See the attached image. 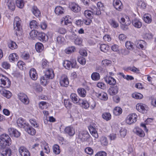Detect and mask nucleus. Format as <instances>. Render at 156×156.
<instances>
[{
	"label": "nucleus",
	"instance_id": "1",
	"mask_svg": "<svg viewBox=\"0 0 156 156\" xmlns=\"http://www.w3.org/2000/svg\"><path fill=\"white\" fill-rule=\"evenodd\" d=\"M11 140L9 136L3 134L0 136V146L2 148H5L11 144Z\"/></svg>",
	"mask_w": 156,
	"mask_h": 156
},
{
	"label": "nucleus",
	"instance_id": "2",
	"mask_svg": "<svg viewBox=\"0 0 156 156\" xmlns=\"http://www.w3.org/2000/svg\"><path fill=\"white\" fill-rule=\"evenodd\" d=\"M21 23V21L19 17H16L15 18L13 23L14 28L17 36L21 33L22 30Z\"/></svg>",
	"mask_w": 156,
	"mask_h": 156
},
{
	"label": "nucleus",
	"instance_id": "3",
	"mask_svg": "<svg viewBox=\"0 0 156 156\" xmlns=\"http://www.w3.org/2000/svg\"><path fill=\"white\" fill-rule=\"evenodd\" d=\"M11 84L9 79L7 77L0 74V87H9Z\"/></svg>",
	"mask_w": 156,
	"mask_h": 156
},
{
	"label": "nucleus",
	"instance_id": "4",
	"mask_svg": "<svg viewBox=\"0 0 156 156\" xmlns=\"http://www.w3.org/2000/svg\"><path fill=\"white\" fill-rule=\"evenodd\" d=\"M78 138L82 142L88 141L90 139V136L86 131H82L79 132Z\"/></svg>",
	"mask_w": 156,
	"mask_h": 156
},
{
	"label": "nucleus",
	"instance_id": "5",
	"mask_svg": "<svg viewBox=\"0 0 156 156\" xmlns=\"http://www.w3.org/2000/svg\"><path fill=\"white\" fill-rule=\"evenodd\" d=\"M97 126L94 123H92L89 126L88 128L89 131L93 136L96 138L98 137V135L97 133Z\"/></svg>",
	"mask_w": 156,
	"mask_h": 156
},
{
	"label": "nucleus",
	"instance_id": "6",
	"mask_svg": "<svg viewBox=\"0 0 156 156\" xmlns=\"http://www.w3.org/2000/svg\"><path fill=\"white\" fill-rule=\"evenodd\" d=\"M136 109L139 112L143 113H146L148 108L146 105L142 103H139L136 105Z\"/></svg>",
	"mask_w": 156,
	"mask_h": 156
},
{
	"label": "nucleus",
	"instance_id": "7",
	"mask_svg": "<svg viewBox=\"0 0 156 156\" xmlns=\"http://www.w3.org/2000/svg\"><path fill=\"white\" fill-rule=\"evenodd\" d=\"M137 115L136 114L133 113L129 115L127 117L126 120V123L129 124H131L135 122L137 120Z\"/></svg>",
	"mask_w": 156,
	"mask_h": 156
},
{
	"label": "nucleus",
	"instance_id": "8",
	"mask_svg": "<svg viewBox=\"0 0 156 156\" xmlns=\"http://www.w3.org/2000/svg\"><path fill=\"white\" fill-rule=\"evenodd\" d=\"M18 98L20 101L25 105H27L29 103V100L27 96L25 94L20 93L18 95Z\"/></svg>",
	"mask_w": 156,
	"mask_h": 156
},
{
	"label": "nucleus",
	"instance_id": "9",
	"mask_svg": "<svg viewBox=\"0 0 156 156\" xmlns=\"http://www.w3.org/2000/svg\"><path fill=\"white\" fill-rule=\"evenodd\" d=\"M59 83L60 85L62 87H67L69 84L68 79L65 75H62L60 78Z\"/></svg>",
	"mask_w": 156,
	"mask_h": 156
},
{
	"label": "nucleus",
	"instance_id": "10",
	"mask_svg": "<svg viewBox=\"0 0 156 156\" xmlns=\"http://www.w3.org/2000/svg\"><path fill=\"white\" fill-rule=\"evenodd\" d=\"M120 23L122 24L121 28L125 30L128 29V26L130 25L131 22L130 20H127L125 22V19L123 18H121Z\"/></svg>",
	"mask_w": 156,
	"mask_h": 156
},
{
	"label": "nucleus",
	"instance_id": "11",
	"mask_svg": "<svg viewBox=\"0 0 156 156\" xmlns=\"http://www.w3.org/2000/svg\"><path fill=\"white\" fill-rule=\"evenodd\" d=\"M64 133H67L69 136H73L75 133V129L71 126H67L65 128L64 130L62 131Z\"/></svg>",
	"mask_w": 156,
	"mask_h": 156
},
{
	"label": "nucleus",
	"instance_id": "12",
	"mask_svg": "<svg viewBox=\"0 0 156 156\" xmlns=\"http://www.w3.org/2000/svg\"><path fill=\"white\" fill-rule=\"evenodd\" d=\"M113 5L116 10L119 11H120L123 8V5L119 0H114Z\"/></svg>",
	"mask_w": 156,
	"mask_h": 156
},
{
	"label": "nucleus",
	"instance_id": "13",
	"mask_svg": "<svg viewBox=\"0 0 156 156\" xmlns=\"http://www.w3.org/2000/svg\"><path fill=\"white\" fill-rule=\"evenodd\" d=\"M37 39L41 42H45L48 41V36L44 32H39L37 34Z\"/></svg>",
	"mask_w": 156,
	"mask_h": 156
},
{
	"label": "nucleus",
	"instance_id": "14",
	"mask_svg": "<svg viewBox=\"0 0 156 156\" xmlns=\"http://www.w3.org/2000/svg\"><path fill=\"white\" fill-rule=\"evenodd\" d=\"M21 156H30V154L28 150L25 147H21L19 149Z\"/></svg>",
	"mask_w": 156,
	"mask_h": 156
},
{
	"label": "nucleus",
	"instance_id": "15",
	"mask_svg": "<svg viewBox=\"0 0 156 156\" xmlns=\"http://www.w3.org/2000/svg\"><path fill=\"white\" fill-rule=\"evenodd\" d=\"M8 131L9 135L16 137H19L20 135V133L16 129L12 128H9Z\"/></svg>",
	"mask_w": 156,
	"mask_h": 156
},
{
	"label": "nucleus",
	"instance_id": "16",
	"mask_svg": "<svg viewBox=\"0 0 156 156\" xmlns=\"http://www.w3.org/2000/svg\"><path fill=\"white\" fill-rule=\"evenodd\" d=\"M16 123L18 126L20 128H25L28 124L26 123L23 119L20 118L16 121Z\"/></svg>",
	"mask_w": 156,
	"mask_h": 156
},
{
	"label": "nucleus",
	"instance_id": "17",
	"mask_svg": "<svg viewBox=\"0 0 156 156\" xmlns=\"http://www.w3.org/2000/svg\"><path fill=\"white\" fill-rule=\"evenodd\" d=\"M0 152L3 156H11L12 154L11 150L9 148H2L0 149Z\"/></svg>",
	"mask_w": 156,
	"mask_h": 156
},
{
	"label": "nucleus",
	"instance_id": "18",
	"mask_svg": "<svg viewBox=\"0 0 156 156\" xmlns=\"http://www.w3.org/2000/svg\"><path fill=\"white\" fill-rule=\"evenodd\" d=\"M119 88L117 86L111 87L108 90V94L111 95L116 94L118 92Z\"/></svg>",
	"mask_w": 156,
	"mask_h": 156
},
{
	"label": "nucleus",
	"instance_id": "19",
	"mask_svg": "<svg viewBox=\"0 0 156 156\" xmlns=\"http://www.w3.org/2000/svg\"><path fill=\"white\" fill-rule=\"evenodd\" d=\"M105 81L109 85H114L116 83V81L115 79L110 76H107L105 78Z\"/></svg>",
	"mask_w": 156,
	"mask_h": 156
},
{
	"label": "nucleus",
	"instance_id": "20",
	"mask_svg": "<svg viewBox=\"0 0 156 156\" xmlns=\"http://www.w3.org/2000/svg\"><path fill=\"white\" fill-rule=\"evenodd\" d=\"M30 76L33 80H35L37 78V75L36 70L34 68H32L29 72Z\"/></svg>",
	"mask_w": 156,
	"mask_h": 156
},
{
	"label": "nucleus",
	"instance_id": "21",
	"mask_svg": "<svg viewBox=\"0 0 156 156\" xmlns=\"http://www.w3.org/2000/svg\"><path fill=\"white\" fill-rule=\"evenodd\" d=\"M44 76L49 79H52L54 76L53 71L51 69H49L45 72Z\"/></svg>",
	"mask_w": 156,
	"mask_h": 156
},
{
	"label": "nucleus",
	"instance_id": "22",
	"mask_svg": "<svg viewBox=\"0 0 156 156\" xmlns=\"http://www.w3.org/2000/svg\"><path fill=\"white\" fill-rule=\"evenodd\" d=\"M25 130L29 134L31 135H34L35 134L36 131L35 130L30 126L28 125L25 128Z\"/></svg>",
	"mask_w": 156,
	"mask_h": 156
},
{
	"label": "nucleus",
	"instance_id": "23",
	"mask_svg": "<svg viewBox=\"0 0 156 156\" xmlns=\"http://www.w3.org/2000/svg\"><path fill=\"white\" fill-rule=\"evenodd\" d=\"M4 2L7 5L9 9L12 10L15 9V6L12 0H4Z\"/></svg>",
	"mask_w": 156,
	"mask_h": 156
},
{
	"label": "nucleus",
	"instance_id": "24",
	"mask_svg": "<svg viewBox=\"0 0 156 156\" xmlns=\"http://www.w3.org/2000/svg\"><path fill=\"white\" fill-rule=\"evenodd\" d=\"M31 11L33 14L37 17H39L41 15L40 11L36 6H34L32 7Z\"/></svg>",
	"mask_w": 156,
	"mask_h": 156
},
{
	"label": "nucleus",
	"instance_id": "25",
	"mask_svg": "<svg viewBox=\"0 0 156 156\" xmlns=\"http://www.w3.org/2000/svg\"><path fill=\"white\" fill-rule=\"evenodd\" d=\"M81 8L78 5L75 3H73L72 4L71 9L75 12H78L81 10Z\"/></svg>",
	"mask_w": 156,
	"mask_h": 156
},
{
	"label": "nucleus",
	"instance_id": "26",
	"mask_svg": "<svg viewBox=\"0 0 156 156\" xmlns=\"http://www.w3.org/2000/svg\"><path fill=\"white\" fill-rule=\"evenodd\" d=\"M70 98L74 103L80 104L81 100L80 99H78V97L76 94H72L70 95Z\"/></svg>",
	"mask_w": 156,
	"mask_h": 156
},
{
	"label": "nucleus",
	"instance_id": "27",
	"mask_svg": "<svg viewBox=\"0 0 156 156\" xmlns=\"http://www.w3.org/2000/svg\"><path fill=\"white\" fill-rule=\"evenodd\" d=\"M132 23L135 27L138 28H140L142 25L141 22L139 20L136 19H134L132 20Z\"/></svg>",
	"mask_w": 156,
	"mask_h": 156
},
{
	"label": "nucleus",
	"instance_id": "28",
	"mask_svg": "<svg viewBox=\"0 0 156 156\" xmlns=\"http://www.w3.org/2000/svg\"><path fill=\"white\" fill-rule=\"evenodd\" d=\"M134 132L137 135L141 137H143L145 136V133L143 130L139 128H136L134 129Z\"/></svg>",
	"mask_w": 156,
	"mask_h": 156
},
{
	"label": "nucleus",
	"instance_id": "29",
	"mask_svg": "<svg viewBox=\"0 0 156 156\" xmlns=\"http://www.w3.org/2000/svg\"><path fill=\"white\" fill-rule=\"evenodd\" d=\"M73 37L74 38V43L76 44L79 45H81L83 41L81 37H78L75 34H73Z\"/></svg>",
	"mask_w": 156,
	"mask_h": 156
},
{
	"label": "nucleus",
	"instance_id": "30",
	"mask_svg": "<svg viewBox=\"0 0 156 156\" xmlns=\"http://www.w3.org/2000/svg\"><path fill=\"white\" fill-rule=\"evenodd\" d=\"M96 96L100 99L106 101L108 99L107 94L104 92L100 94L97 93Z\"/></svg>",
	"mask_w": 156,
	"mask_h": 156
},
{
	"label": "nucleus",
	"instance_id": "31",
	"mask_svg": "<svg viewBox=\"0 0 156 156\" xmlns=\"http://www.w3.org/2000/svg\"><path fill=\"white\" fill-rule=\"evenodd\" d=\"M64 8L60 6L56 7L55 9V12L56 14L58 15L62 14L64 13Z\"/></svg>",
	"mask_w": 156,
	"mask_h": 156
},
{
	"label": "nucleus",
	"instance_id": "32",
	"mask_svg": "<svg viewBox=\"0 0 156 156\" xmlns=\"http://www.w3.org/2000/svg\"><path fill=\"white\" fill-rule=\"evenodd\" d=\"M45 76H46L44 75L41 76L40 79L41 83L44 86H45L47 84L49 79Z\"/></svg>",
	"mask_w": 156,
	"mask_h": 156
},
{
	"label": "nucleus",
	"instance_id": "33",
	"mask_svg": "<svg viewBox=\"0 0 156 156\" xmlns=\"http://www.w3.org/2000/svg\"><path fill=\"white\" fill-rule=\"evenodd\" d=\"M35 49L37 52H41L43 50L44 46L42 44L40 43H37L35 45Z\"/></svg>",
	"mask_w": 156,
	"mask_h": 156
},
{
	"label": "nucleus",
	"instance_id": "34",
	"mask_svg": "<svg viewBox=\"0 0 156 156\" xmlns=\"http://www.w3.org/2000/svg\"><path fill=\"white\" fill-rule=\"evenodd\" d=\"M144 20L145 22L149 23L152 21L151 16L149 14H145L143 16Z\"/></svg>",
	"mask_w": 156,
	"mask_h": 156
},
{
	"label": "nucleus",
	"instance_id": "35",
	"mask_svg": "<svg viewBox=\"0 0 156 156\" xmlns=\"http://www.w3.org/2000/svg\"><path fill=\"white\" fill-rule=\"evenodd\" d=\"M77 92L79 96L84 97L86 95V91L83 88H79L77 90Z\"/></svg>",
	"mask_w": 156,
	"mask_h": 156
},
{
	"label": "nucleus",
	"instance_id": "36",
	"mask_svg": "<svg viewBox=\"0 0 156 156\" xmlns=\"http://www.w3.org/2000/svg\"><path fill=\"white\" fill-rule=\"evenodd\" d=\"M18 56L16 53H12L10 54L9 56V60L11 62L17 61L18 59Z\"/></svg>",
	"mask_w": 156,
	"mask_h": 156
},
{
	"label": "nucleus",
	"instance_id": "37",
	"mask_svg": "<svg viewBox=\"0 0 156 156\" xmlns=\"http://www.w3.org/2000/svg\"><path fill=\"white\" fill-rule=\"evenodd\" d=\"M30 26L31 29H37L40 27V25L38 24L36 21L33 20L30 23Z\"/></svg>",
	"mask_w": 156,
	"mask_h": 156
},
{
	"label": "nucleus",
	"instance_id": "38",
	"mask_svg": "<svg viewBox=\"0 0 156 156\" xmlns=\"http://www.w3.org/2000/svg\"><path fill=\"white\" fill-rule=\"evenodd\" d=\"M122 112V110L121 108L117 107L114 108L113 112L115 115H118L121 114Z\"/></svg>",
	"mask_w": 156,
	"mask_h": 156
},
{
	"label": "nucleus",
	"instance_id": "39",
	"mask_svg": "<svg viewBox=\"0 0 156 156\" xmlns=\"http://www.w3.org/2000/svg\"><path fill=\"white\" fill-rule=\"evenodd\" d=\"M59 147L57 144H55L53 147V153L56 154H58L60 152V150Z\"/></svg>",
	"mask_w": 156,
	"mask_h": 156
},
{
	"label": "nucleus",
	"instance_id": "40",
	"mask_svg": "<svg viewBox=\"0 0 156 156\" xmlns=\"http://www.w3.org/2000/svg\"><path fill=\"white\" fill-rule=\"evenodd\" d=\"M92 79L95 81H97L100 78L99 74L97 72H94L92 73L91 75Z\"/></svg>",
	"mask_w": 156,
	"mask_h": 156
},
{
	"label": "nucleus",
	"instance_id": "41",
	"mask_svg": "<svg viewBox=\"0 0 156 156\" xmlns=\"http://www.w3.org/2000/svg\"><path fill=\"white\" fill-rule=\"evenodd\" d=\"M76 48L74 46L69 47L65 50V52L67 54H70L76 51Z\"/></svg>",
	"mask_w": 156,
	"mask_h": 156
},
{
	"label": "nucleus",
	"instance_id": "42",
	"mask_svg": "<svg viewBox=\"0 0 156 156\" xmlns=\"http://www.w3.org/2000/svg\"><path fill=\"white\" fill-rule=\"evenodd\" d=\"M38 33V32L36 30H32L30 33V36L32 39H35L36 38H37Z\"/></svg>",
	"mask_w": 156,
	"mask_h": 156
},
{
	"label": "nucleus",
	"instance_id": "43",
	"mask_svg": "<svg viewBox=\"0 0 156 156\" xmlns=\"http://www.w3.org/2000/svg\"><path fill=\"white\" fill-rule=\"evenodd\" d=\"M101 50L104 52H106L109 49V47L107 44H103L100 45Z\"/></svg>",
	"mask_w": 156,
	"mask_h": 156
},
{
	"label": "nucleus",
	"instance_id": "44",
	"mask_svg": "<svg viewBox=\"0 0 156 156\" xmlns=\"http://www.w3.org/2000/svg\"><path fill=\"white\" fill-rule=\"evenodd\" d=\"M102 118L107 121L110 120L111 118V115L109 113L105 112L102 115Z\"/></svg>",
	"mask_w": 156,
	"mask_h": 156
},
{
	"label": "nucleus",
	"instance_id": "45",
	"mask_svg": "<svg viewBox=\"0 0 156 156\" xmlns=\"http://www.w3.org/2000/svg\"><path fill=\"white\" fill-rule=\"evenodd\" d=\"M8 46L12 50L17 48V45L15 42L12 41H11L9 42Z\"/></svg>",
	"mask_w": 156,
	"mask_h": 156
},
{
	"label": "nucleus",
	"instance_id": "46",
	"mask_svg": "<svg viewBox=\"0 0 156 156\" xmlns=\"http://www.w3.org/2000/svg\"><path fill=\"white\" fill-rule=\"evenodd\" d=\"M16 4L18 7L22 9L24 7V3L23 0H16Z\"/></svg>",
	"mask_w": 156,
	"mask_h": 156
},
{
	"label": "nucleus",
	"instance_id": "47",
	"mask_svg": "<svg viewBox=\"0 0 156 156\" xmlns=\"http://www.w3.org/2000/svg\"><path fill=\"white\" fill-rule=\"evenodd\" d=\"M110 24L114 28H117L119 26L118 23L113 19H111L109 21Z\"/></svg>",
	"mask_w": 156,
	"mask_h": 156
},
{
	"label": "nucleus",
	"instance_id": "48",
	"mask_svg": "<svg viewBox=\"0 0 156 156\" xmlns=\"http://www.w3.org/2000/svg\"><path fill=\"white\" fill-rule=\"evenodd\" d=\"M77 60L80 64L83 65H85L86 64V60L85 58L81 56L78 57Z\"/></svg>",
	"mask_w": 156,
	"mask_h": 156
},
{
	"label": "nucleus",
	"instance_id": "49",
	"mask_svg": "<svg viewBox=\"0 0 156 156\" xmlns=\"http://www.w3.org/2000/svg\"><path fill=\"white\" fill-rule=\"evenodd\" d=\"M101 145L103 146H107L108 144L107 139L105 137H102L100 139Z\"/></svg>",
	"mask_w": 156,
	"mask_h": 156
},
{
	"label": "nucleus",
	"instance_id": "50",
	"mask_svg": "<svg viewBox=\"0 0 156 156\" xmlns=\"http://www.w3.org/2000/svg\"><path fill=\"white\" fill-rule=\"evenodd\" d=\"M84 16L88 18H90L91 17H92V15H93V14L91 11V10H85L84 12Z\"/></svg>",
	"mask_w": 156,
	"mask_h": 156
},
{
	"label": "nucleus",
	"instance_id": "51",
	"mask_svg": "<svg viewBox=\"0 0 156 156\" xmlns=\"http://www.w3.org/2000/svg\"><path fill=\"white\" fill-rule=\"evenodd\" d=\"M132 97L136 99H141L143 97V95L139 93H134L132 94Z\"/></svg>",
	"mask_w": 156,
	"mask_h": 156
},
{
	"label": "nucleus",
	"instance_id": "52",
	"mask_svg": "<svg viewBox=\"0 0 156 156\" xmlns=\"http://www.w3.org/2000/svg\"><path fill=\"white\" fill-rule=\"evenodd\" d=\"M2 94L4 96L8 98H9L11 97L12 95V94L10 92L5 90L3 91Z\"/></svg>",
	"mask_w": 156,
	"mask_h": 156
},
{
	"label": "nucleus",
	"instance_id": "53",
	"mask_svg": "<svg viewBox=\"0 0 156 156\" xmlns=\"http://www.w3.org/2000/svg\"><path fill=\"white\" fill-rule=\"evenodd\" d=\"M39 106L40 108L42 109H46L48 107L47 103L44 101H41L40 103Z\"/></svg>",
	"mask_w": 156,
	"mask_h": 156
},
{
	"label": "nucleus",
	"instance_id": "54",
	"mask_svg": "<svg viewBox=\"0 0 156 156\" xmlns=\"http://www.w3.org/2000/svg\"><path fill=\"white\" fill-rule=\"evenodd\" d=\"M138 5L140 6L143 9H145L146 8V3L142 0H139Z\"/></svg>",
	"mask_w": 156,
	"mask_h": 156
},
{
	"label": "nucleus",
	"instance_id": "55",
	"mask_svg": "<svg viewBox=\"0 0 156 156\" xmlns=\"http://www.w3.org/2000/svg\"><path fill=\"white\" fill-rule=\"evenodd\" d=\"M63 66L66 69H69L71 66V62L70 61H65L63 63Z\"/></svg>",
	"mask_w": 156,
	"mask_h": 156
},
{
	"label": "nucleus",
	"instance_id": "56",
	"mask_svg": "<svg viewBox=\"0 0 156 156\" xmlns=\"http://www.w3.org/2000/svg\"><path fill=\"white\" fill-rule=\"evenodd\" d=\"M133 43L130 41H127L125 44L126 47L129 49H133Z\"/></svg>",
	"mask_w": 156,
	"mask_h": 156
},
{
	"label": "nucleus",
	"instance_id": "57",
	"mask_svg": "<svg viewBox=\"0 0 156 156\" xmlns=\"http://www.w3.org/2000/svg\"><path fill=\"white\" fill-rule=\"evenodd\" d=\"M70 62H71V66L72 68H76L78 67L75 59H71Z\"/></svg>",
	"mask_w": 156,
	"mask_h": 156
},
{
	"label": "nucleus",
	"instance_id": "58",
	"mask_svg": "<svg viewBox=\"0 0 156 156\" xmlns=\"http://www.w3.org/2000/svg\"><path fill=\"white\" fill-rule=\"evenodd\" d=\"M82 105V107L84 108L87 109L89 107V105L88 102L86 101H81V103Z\"/></svg>",
	"mask_w": 156,
	"mask_h": 156
},
{
	"label": "nucleus",
	"instance_id": "59",
	"mask_svg": "<svg viewBox=\"0 0 156 156\" xmlns=\"http://www.w3.org/2000/svg\"><path fill=\"white\" fill-rule=\"evenodd\" d=\"M42 67L43 69L47 68L48 67V62L45 59H43L42 61Z\"/></svg>",
	"mask_w": 156,
	"mask_h": 156
},
{
	"label": "nucleus",
	"instance_id": "60",
	"mask_svg": "<svg viewBox=\"0 0 156 156\" xmlns=\"http://www.w3.org/2000/svg\"><path fill=\"white\" fill-rule=\"evenodd\" d=\"M85 151L86 153L90 155L92 154L93 153V149L90 147L86 148L85 150Z\"/></svg>",
	"mask_w": 156,
	"mask_h": 156
},
{
	"label": "nucleus",
	"instance_id": "61",
	"mask_svg": "<svg viewBox=\"0 0 156 156\" xmlns=\"http://www.w3.org/2000/svg\"><path fill=\"white\" fill-rule=\"evenodd\" d=\"M101 63L105 66H108L111 65V61L105 59L103 60L102 61Z\"/></svg>",
	"mask_w": 156,
	"mask_h": 156
},
{
	"label": "nucleus",
	"instance_id": "62",
	"mask_svg": "<svg viewBox=\"0 0 156 156\" xmlns=\"http://www.w3.org/2000/svg\"><path fill=\"white\" fill-rule=\"evenodd\" d=\"M57 41L58 44H61L64 41V38L61 36H58L57 37Z\"/></svg>",
	"mask_w": 156,
	"mask_h": 156
},
{
	"label": "nucleus",
	"instance_id": "63",
	"mask_svg": "<svg viewBox=\"0 0 156 156\" xmlns=\"http://www.w3.org/2000/svg\"><path fill=\"white\" fill-rule=\"evenodd\" d=\"M2 67L5 69H7L10 67V65L6 62H4L2 63Z\"/></svg>",
	"mask_w": 156,
	"mask_h": 156
},
{
	"label": "nucleus",
	"instance_id": "64",
	"mask_svg": "<svg viewBox=\"0 0 156 156\" xmlns=\"http://www.w3.org/2000/svg\"><path fill=\"white\" fill-rule=\"evenodd\" d=\"M94 156H107V153L104 151H100L97 153Z\"/></svg>",
	"mask_w": 156,
	"mask_h": 156
}]
</instances>
